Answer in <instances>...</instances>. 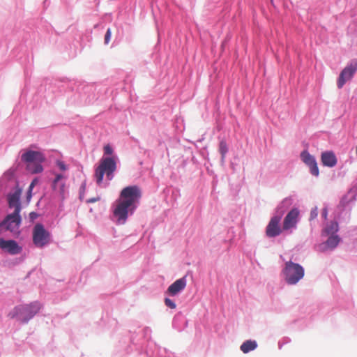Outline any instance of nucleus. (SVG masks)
I'll use <instances>...</instances> for the list:
<instances>
[{"instance_id":"obj_1","label":"nucleus","mask_w":357,"mask_h":357,"mask_svg":"<svg viewBox=\"0 0 357 357\" xmlns=\"http://www.w3.org/2000/svg\"><path fill=\"white\" fill-rule=\"evenodd\" d=\"M142 193L137 185L124 188L115 202L113 214L119 224H124L129 213H133L137 208V203L141 198Z\"/></svg>"},{"instance_id":"obj_2","label":"nucleus","mask_w":357,"mask_h":357,"mask_svg":"<svg viewBox=\"0 0 357 357\" xmlns=\"http://www.w3.org/2000/svg\"><path fill=\"white\" fill-rule=\"evenodd\" d=\"M22 195V190L17 188L13 193L8 195V203L9 208H14L13 213L6 216L3 220L0 222V229L15 232L20 227L22 218L20 215L22 207L20 202Z\"/></svg>"},{"instance_id":"obj_3","label":"nucleus","mask_w":357,"mask_h":357,"mask_svg":"<svg viewBox=\"0 0 357 357\" xmlns=\"http://www.w3.org/2000/svg\"><path fill=\"white\" fill-rule=\"evenodd\" d=\"M116 170V162L112 157H103L100 159L98 165L95 168L94 178L98 185L101 186L105 175L107 181H111L114 176Z\"/></svg>"},{"instance_id":"obj_4","label":"nucleus","mask_w":357,"mask_h":357,"mask_svg":"<svg viewBox=\"0 0 357 357\" xmlns=\"http://www.w3.org/2000/svg\"><path fill=\"white\" fill-rule=\"evenodd\" d=\"M41 306L38 302H33L29 305H20L16 306L9 316L16 318L22 323H26L40 310Z\"/></svg>"},{"instance_id":"obj_5","label":"nucleus","mask_w":357,"mask_h":357,"mask_svg":"<svg viewBox=\"0 0 357 357\" xmlns=\"http://www.w3.org/2000/svg\"><path fill=\"white\" fill-rule=\"evenodd\" d=\"M45 160L41 152L26 151L22 155V160L26 162V169L31 174L40 173L43 170L41 163Z\"/></svg>"},{"instance_id":"obj_6","label":"nucleus","mask_w":357,"mask_h":357,"mask_svg":"<svg viewBox=\"0 0 357 357\" xmlns=\"http://www.w3.org/2000/svg\"><path fill=\"white\" fill-rule=\"evenodd\" d=\"M282 273L287 284H296L304 277L305 271L300 264L289 261L285 263Z\"/></svg>"},{"instance_id":"obj_7","label":"nucleus","mask_w":357,"mask_h":357,"mask_svg":"<svg viewBox=\"0 0 357 357\" xmlns=\"http://www.w3.org/2000/svg\"><path fill=\"white\" fill-rule=\"evenodd\" d=\"M33 244L38 248H43L51 241V234L45 229L42 224H36L32 231Z\"/></svg>"},{"instance_id":"obj_8","label":"nucleus","mask_w":357,"mask_h":357,"mask_svg":"<svg viewBox=\"0 0 357 357\" xmlns=\"http://www.w3.org/2000/svg\"><path fill=\"white\" fill-rule=\"evenodd\" d=\"M357 70V63L353 62L345 67L340 74L337 85L339 89L342 88L344 84L350 80Z\"/></svg>"},{"instance_id":"obj_9","label":"nucleus","mask_w":357,"mask_h":357,"mask_svg":"<svg viewBox=\"0 0 357 357\" xmlns=\"http://www.w3.org/2000/svg\"><path fill=\"white\" fill-rule=\"evenodd\" d=\"M299 211L298 208H292L284 217L282 223V229L284 231L296 228L298 222Z\"/></svg>"},{"instance_id":"obj_10","label":"nucleus","mask_w":357,"mask_h":357,"mask_svg":"<svg viewBox=\"0 0 357 357\" xmlns=\"http://www.w3.org/2000/svg\"><path fill=\"white\" fill-rule=\"evenodd\" d=\"M280 217L277 215L271 218L266 228V234L268 237H275L282 233L283 229L280 226Z\"/></svg>"},{"instance_id":"obj_11","label":"nucleus","mask_w":357,"mask_h":357,"mask_svg":"<svg viewBox=\"0 0 357 357\" xmlns=\"http://www.w3.org/2000/svg\"><path fill=\"white\" fill-rule=\"evenodd\" d=\"M0 248L10 255H17L22 252V247L14 240L0 238Z\"/></svg>"},{"instance_id":"obj_12","label":"nucleus","mask_w":357,"mask_h":357,"mask_svg":"<svg viewBox=\"0 0 357 357\" xmlns=\"http://www.w3.org/2000/svg\"><path fill=\"white\" fill-rule=\"evenodd\" d=\"M301 157L303 162L309 167L311 174L318 176L319 171L314 157L306 151L301 153Z\"/></svg>"},{"instance_id":"obj_13","label":"nucleus","mask_w":357,"mask_h":357,"mask_svg":"<svg viewBox=\"0 0 357 357\" xmlns=\"http://www.w3.org/2000/svg\"><path fill=\"white\" fill-rule=\"evenodd\" d=\"M186 283L185 277L178 279L168 287L166 293L172 296H176L185 288Z\"/></svg>"},{"instance_id":"obj_14","label":"nucleus","mask_w":357,"mask_h":357,"mask_svg":"<svg viewBox=\"0 0 357 357\" xmlns=\"http://www.w3.org/2000/svg\"><path fill=\"white\" fill-rule=\"evenodd\" d=\"M340 241V238L337 235H332L328 237L326 241L319 246V249L321 252L333 250L337 247Z\"/></svg>"},{"instance_id":"obj_15","label":"nucleus","mask_w":357,"mask_h":357,"mask_svg":"<svg viewBox=\"0 0 357 357\" xmlns=\"http://www.w3.org/2000/svg\"><path fill=\"white\" fill-rule=\"evenodd\" d=\"M321 160L323 165L333 167L337 164V158L332 151H326L321 153Z\"/></svg>"},{"instance_id":"obj_16","label":"nucleus","mask_w":357,"mask_h":357,"mask_svg":"<svg viewBox=\"0 0 357 357\" xmlns=\"http://www.w3.org/2000/svg\"><path fill=\"white\" fill-rule=\"evenodd\" d=\"M257 347V342L255 340H246L241 345V350L244 353L247 354L251 351L255 350Z\"/></svg>"},{"instance_id":"obj_17","label":"nucleus","mask_w":357,"mask_h":357,"mask_svg":"<svg viewBox=\"0 0 357 357\" xmlns=\"http://www.w3.org/2000/svg\"><path fill=\"white\" fill-rule=\"evenodd\" d=\"M338 231V224L337 222H331L324 229L326 235H334Z\"/></svg>"},{"instance_id":"obj_18","label":"nucleus","mask_w":357,"mask_h":357,"mask_svg":"<svg viewBox=\"0 0 357 357\" xmlns=\"http://www.w3.org/2000/svg\"><path fill=\"white\" fill-rule=\"evenodd\" d=\"M228 148L227 143L225 141H221L219 144V151L222 155V160H225L226 153H227Z\"/></svg>"},{"instance_id":"obj_19","label":"nucleus","mask_w":357,"mask_h":357,"mask_svg":"<svg viewBox=\"0 0 357 357\" xmlns=\"http://www.w3.org/2000/svg\"><path fill=\"white\" fill-rule=\"evenodd\" d=\"M165 304L166 305V306H167L168 307H169L171 309H175L176 307L175 303L172 300H171L170 298H165Z\"/></svg>"},{"instance_id":"obj_20","label":"nucleus","mask_w":357,"mask_h":357,"mask_svg":"<svg viewBox=\"0 0 357 357\" xmlns=\"http://www.w3.org/2000/svg\"><path fill=\"white\" fill-rule=\"evenodd\" d=\"M111 36H112L111 29H108L107 30V32H106L105 36V44H108L109 43V42L110 40V38H111Z\"/></svg>"},{"instance_id":"obj_21","label":"nucleus","mask_w":357,"mask_h":357,"mask_svg":"<svg viewBox=\"0 0 357 357\" xmlns=\"http://www.w3.org/2000/svg\"><path fill=\"white\" fill-rule=\"evenodd\" d=\"M317 215H318L317 208L315 207V208H312L311 212H310V220H313V219L316 218Z\"/></svg>"},{"instance_id":"obj_22","label":"nucleus","mask_w":357,"mask_h":357,"mask_svg":"<svg viewBox=\"0 0 357 357\" xmlns=\"http://www.w3.org/2000/svg\"><path fill=\"white\" fill-rule=\"evenodd\" d=\"M104 151L107 155H111L113 153V150L109 145H107L104 147Z\"/></svg>"},{"instance_id":"obj_23","label":"nucleus","mask_w":357,"mask_h":357,"mask_svg":"<svg viewBox=\"0 0 357 357\" xmlns=\"http://www.w3.org/2000/svg\"><path fill=\"white\" fill-rule=\"evenodd\" d=\"M57 166L59 167V169L62 171H65L67 169V167L63 162L62 161H57L56 162Z\"/></svg>"},{"instance_id":"obj_24","label":"nucleus","mask_w":357,"mask_h":357,"mask_svg":"<svg viewBox=\"0 0 357 357\" xmlns=\"http://www.w3.org/2000/svg\"><path fill=\"white\" fill-rule=\"evenodd\" d=\"M63 178L61 174H57L53 181V188H55L56 184Z\"/></svg>"},{"instance_id":"obj_25","label":"nucleus","mask_w":357,"mask_h":357,"mask_svg":"<svg viewBox=\"0 0 357 357\" xmlns=\"http://www.w3.org/2000/svg\"><path fill=\"white\" fill-rule=\"evenodd\" d=\"M100 197H93V198H91L89 199H88L86 201L87 203H94V202H96L98 201H100Z\"/></svg>"},{"instance_id":"obj_26","label":"nucleus","mask_w":357,"mask_h":357,"mask_svg":"<svg viewBox=\"0 0 357 357\" xmlns=\"http://www.w3.org/2000/svg\"><path fill=\"white\" fill-rule=\"evenodd\" d=\"M29 218L31 220L33 221L35 219L38 218V214L36 212H31L29 213Z\"/></svg>"},{"instance_id":"obj_27","label":"nucleus","mask_w":357,"mask_h":357,"mask_svg":"<svg viewBox=\"0 0 357 357\" xmlns=\"http://www.w3.org/2000/svg\"><path fill=\"white\" fill-rule=\"evenodd\" d=\"M32 197V190H28L26 193V200L29 203Z\"/></svg>"},{"instance_id":"obj_28","label":"nucleus","mask_w":357,"mask_h":357,"mask_svg":"<svg viewBox=\"0 0 357 357\" xmlns=\"http://www.w3.org/2000/svg\"><path fill=\"white\" fill-rule=\"evenodd\" d=\"M60 193L62 196V198H64V193H65V184L62 183L60 188Z\"/></svg>"},{"instance_id":"obj_29","label":"nucleus","mask_w":357,"mask_h":357,"mask_svg":"<svg viewBox=\"0 0 357 357\" xmlns=\"http://www.w3.org/2000/svg\"><path fill=\"white\" fill-rule=\"evenodd\" d=\"M321 215H322V217H323L324 219H326V218H327V216H328V210H327V208H323L322 212H321Z\"/></svg>"},{"instance_id":"obj_30","label":"nucleus","mask_w":357,"mask_h":357,"mask_svg":"<svg viewBox=\"0 0 357 357\" xmlns=\"http://www.w3.org/2000/svg\"><path fill=\"white\" fill-rule=\"evenodd\" d=\"M36 183H37V180L33 179L32 181V182L31 183V184L29 185V190H33V188H34V186L36 185Z\"/></svg>"},{"instance_id":"obj_31","label":"nucleus","mask_w":357,"mask_h":357,"mask_svg":"<svg viewBox=\"0 0 357 357\" xmlns=\"http://www.w3.org/2000/svg\"><path fill=\"white\" fill-rule=\"evenodd\" d=\"M85 189H86V183H82V186H81V190H82V192H84V190H85Z\"/></svg>"},{"instance_id":"obj_32","label":"nucleus","mask_w":357,"mask_h":357,"mask_svg":"<svg viewBox=\"0 0 357 357\" xmlns=\"http://www.w3.org/2000/svg\"><path fill=\"white\" fill-rule=\"evenodd\" d=\"M79 197H80V199H82V193L80 194Z\"/></svg>"},{"instance_id":"obj_33","label":"nucleus","mask_w":357,"mask_h":357,"mask_svg":"<svg viewBox=\"0 0 357 357\" xmlns=\"http://www.w3.org/2000/svg\"><path fill=\"white\" fill-rule=\"evenodd\" d=\"M273 0H271V2L273 3Z\"/></svg>"}]
</instances>
